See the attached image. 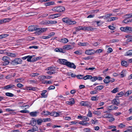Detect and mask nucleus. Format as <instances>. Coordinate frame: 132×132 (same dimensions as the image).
I'll return each instance as SVG.
<instances>
[{
  "label": "nucleus",
  "instance_id": "nucleus-1",
  "mask_svg": "<svg viewBox=\"0 0 132 132\" xmlns=\"http://www.w3.org/2000/svg\"><path fill=\"white\" fill-rule=\"evenodd\" d=\"M65 9L64 7L60 6L55 7L52 9V11L59 12H62L65 10Z\"/></svg>",
  "mask_w": 132,
  "mask_h": 132
},
{
  "label": "nucleus",
  "instance_id": "nucleus-2",
  "mask_svg": "<svg viewBox=\"0 0 132 132\" xmlns=\"http://www.w3.org/2000/svg\"><path fill=\"white\" fill-rule=\"evenodd\" d=\"M2 60L4 61L2 63V65H3L5 66L9 64L10 62V58L8 57L4 56L2 58Z\"/></svg>",
  "mask_w": 132,
  "mask_h": 132
},
{
  "label": "nucleus",
  "instance_id": "nucleus-3",
  "mask_svg": "<svg viewBox=\"0 0 132 132\" xmlns=\"http://www.w3.org/2000/svg\"><path fill=\"white\" fill-rule=\"evenodd\" d=\"M22 62V60L19 58H16L12 61V64L14 65H16L18 64H21Z\"/></svg>",
  "mask_w": 132,
  "mask_h": 132
},
{
  "label": "nucleus",
  "instance_id": "nucleus-4",
  "mask_svg": "<svg viewBox=\"0 0 132 132\" xmlns=\"http://www.w3.org/2000/svg\"><path fill=\"white\" fill-rule=\"evenodd\" d=\"M47 29L46 28H37V32L38 35H39L41 33L45 31Z\"/></svg>",
  "mask_w": 132,
  "mask_h": 132
},
{
  "label": "nucleus",
  "instance_id": "nucleus-5",
  "mask_svg": "<svg viewBox=\"0 0 132 132\" xmlns=\"http://www.w3.org/2000/svg\"><path fill=\"white\" fill-rule=\"evenodd\" d=\"M67 67L70 68H72L74 69H75L76 67L74 64L73 63H71L70 62H67L66 65Z\"/></svg>",
  "mask_w": 132,
  "mask_h": 132
},
{
  "label": "nucleus",
  "instance_id": "nucleus-6",
  "mask_svg": "<svg viewBox=\"0 0 132 132\" xmlns=\"http://www.w3.org/2000/svg\"><path fill=\"white\" fill-rule=\"evenodd\" d=\"M67 61L64 59H59L58 61V62L60 64L66 65Z\"/></svg>",
  "mask_w": 132,
  "mask_h": 132
},
{
  "label": "nucleus",
  "instance_id": "nucleus-7",
  "mask_svg": "<svg viewBox=\"0 0 132 132\" xmlns=\"http://www.w3.org/2000/svg\"><path fill=\"white\" fill-rule=\"evenodd\" d=\"M85 53L87 55H91L95 53V52L94 50L91 49L86 50L85 52Z\"/></svg>",
  "mask_w": 132,
  "mask_h": 132
},
{
  "label": "nucleus",
  "instance_id": "nucleus-8",
  "mask_svg": "<svg viewBox=\"0 0 132 132\" xmlns=\"http://www.w3.org/2000/svg\"><path fill=\"white\" fill-rule=\"evenodd\" d=\"M95 28H94L92 27L91 26L88 27H83V30L86 31H93L95 30Z\"/></svg>",
  "mask_w": 132,
  "mask_h": 132
},
{
  "label": "nucleus",
  "instance_id": "nucleus-9",
  "mask_svg": "<svg viewBox=\"0 0 132 132\" xmlns=\"http://www.w3.org/2000/svg\"><path fill=\"white\" fill-rule=\"evenodd\" d=\"M80 104L82 106L87 107L90 106V103L88 102L87 101H81L80 103Z\"/></svg>",
  "mask_w": 132,
  "mask_h": 132
},
{
  "label": "nucleus",
  "instance_id": "nucleus-10",
  "mask_svg": "<svg viewBox=\"0 0 132 132\" xmlns=\"http://www.w3.org/2000/svg\"><path fill=\"white\" fill-rule=\"evenodd\" d=\"M112 103L118 106L120 102L118 98L115 99L112 101Z\"/></svg>",
  "mask_w": 132,
  "mask_h": 132
},
{
  "label": "nucleus",
  "instance_id": "nucleus-11",
  "mask_svg": "<svg viewBox=\"0 0 132 132\" xmlns=\"http://www.w3.org/2000/svg\"><path fill=\"white\" fill-rule=\"evenodd\" d=\"M37 28L34 26H31L28 27V29L29 31H32L35 30L37 31Z\"/></svg>",
  "mask_w": 132,
  "mask_h": 132
},
{
  "label": "nucleus",
  "instance_id": "nucleus-12",
  "mask_svg": "<svg viewBox=\"0 0 132 132\" xmlns=\"http://www.w3.org/2000/svg\"><path fill=\"white\" fill-rule=\"evenodd\" d=\"M70 101H67L66 102V104L71 105H73L75 103V101L74 98H71L70 100Z\"/></svg>",
  "mask_w": 132,
  "mask_h": 132
},
{
  "label": "nucleus",
  "instance_id": "nucleus-13",
  "mask_svg": "<svg viewBox=\"0 0 132 132\" xmlns=\"http://www.w3.org/2000/svg\"><path fill=\"white\" fill-rule=\"evenodd\" d=\"M7 55L10 57H15L17 56V54L14 53L7 52Z\"/></svg>",
  "mask_w": 132,
  "mask_h": 132
},
{
  "label": "nucleus",
  "instance_id": "nucleus-14",
  "mask_svg": "<svg viewBox=\"0 0 132 132\" xmlns=\"http://www.w3.org/2000/svg\"><path fill=\"white\" fill-rule=\"evenodd\" d=\"M110 77L109 76H107L105 77L104 80V82L107 84L110 82Z\"/></svg>",
  "mask_w": 132,
  "mask_h": 132
},
{
  "label": "nucleus",
  "instance_id": "nucleus-15",
  "mask_svg": "<svg viewBox=\"0 0 132 132\" xmlns=\"http://www.w3.org/2000/svg\"><path fill=\"white\" fill-rule=\"evenodd\" d=\"M54 51L56 52H59L63 53L65 52V51L62 48H57L55 49Z\"/></svg>",
  "mask_w": 132,
  "mask_h": 132
},
{
  "label": "nucleus",
  "instance_id": "nucleus-16",
  "mask_svg": "<svg viewBox=\"0 0 132 132\" xmlns=\"http://www.w3.org/2000/svg\"><path fill=\"white\" fill-rule=\"evenodd\" d=\"M38 113V112H32L30 113V115L32 117H36Z\"/></svg>",
  "mask_w": 132,
  "mask_h": 132
},
{
  "label": "nucleus",
  "instance_id": "nucleus-17",
  "mask_svg": "<svg viewBox=\"0 0 132 132\" xmlns=\"http://www.w3.org/2000/svg\"><path fill=\"white\" fill-rule=\"evenodd\" d=\"M59 115V113L56 112H50V115L55 117H56Z\"/></svg>",
  "mask_w": 132,
  "mask_h": 132
},
{
  "label": "nucleus",
  "instance_id": "nucleus-18",
  "mask_svg": "<svg viewBox=\"0 0 132 132\" xmlns=\"http://www.w3.org/2000/svg\"><path fill=\"white\" fill-rule=\"evenodd\" d=\"M63 48L67 50L71 49L72 48L71 45H67L63 47Z\"/></svg>",
  "mask_w": 132,
  "mask_h": 132
},
{
  "label": "nucleus",
  "instance_id": "nucleus-19",
  "mask_svg": "<svg viewBox=\"0 0 132 132\" xmlns=\"http://www.w3.org/2000/svg\"><path fill=\"white\" fill-rule=\"evenodd\" d=\"M132 55V50L127 51L125 54V56H129Z\"/></svg>",
  "mask_w": 132,
  "mask_h": 132
},
{
  "label": "nucleus",
  "instance_id": "nucleus-20",
  "mask_svg": "<svg viewBox=\"0 0 132 132\" xmlns=\"http://www.w3.org/2000/svg\"><path fill=\"white\" fill-rule=\"evenodd\" d=\"M24 79L22 78L17 79L15 80V81L16 82H23L24 81Z\"/></svg>",
  "mask_w": 132,
  "mask_h": 132
},
{
  "label": "nucleus",
  "instance_id": "nucleus-21",
  "mask_svg": "<svg viewBox=\"0 0 132 132\" xmlns=\"http://www.w3.org/2000/svg\"><path fill=\"white\" fill-rule=\"evenodd\" d=\"M121 64L122 66H124L126 67H127L129 65L128 62L125 61H122L121 62Z\"/></svg>",
  "mask_w": 132,
  "mask_h": 132
},
{
  "label": "nucleus",
  "instance_id": "nucleus-22",
  "mask_svg": "<svg viewBox=\"0 0 132 132\" xmlns=\"http://www.w3.org/2000/svg\"><path fill=\"white\" fill-rule=\"evenodd\" d=\"M104 88V87L103 85H100L98 86L95 87L94 89L96 90H100Z\"/></svg>",
  "mask_w": 132,
  "mask_h": 132
},
{
  "label": "nucleus",
  "instance_id": "nucleus-23",
  "mask_svg": "<svg viewBox=\"0 0 132 132\" xmlns=\"http://www.w3.org/2000/svg\"><path fill=\"white\" fill-rule=\"evenodd\" d=\"M41 114L44 116L50 115V112L48 111H43L41 113Z\"/></svg>",
  "mask_w": 132,
  "mask_h": 132
},
{
  "label": "nucleus",
  "instance_id": "nucleus-24",
  "mask_svg": "<svg viewBox=\"0 0 132 132\" xmlns=\"http://www.w3.org/2000/svg\"><path fill=\"white\" fill-rule=\"evenodd\" d=\"M76 23V21H71L69 19L67 24L70 25H73L75 24Z\"/></svg>",
  "mask_w": 132,
  "mask_h": 132
},
{
  "label": "nucleus",
  "instance_id": "nucleus-25",
  "mask_svg": "<svg viewBox=\"0 0 132 132\" xmlns=\"http://www.w3.org/2000/svg\"><path fill=\"white\" fill-rule=\"evenodd\" d=\"M76 31H78L81 30H83V27L79 26L78 27H75Z\"/></svg>",
  "mask_w": 132,
  "mask_h": 132
},
{
  "label": "nucleus",
  "instance_id": "nucleus-26",
  "mask_svg": "<svg viewBox=\"0 0 132 132\" xmlns=\"http://www.w3.org/2000/svg\"><path fill=\"white\" fill-rule=\"evenodd\" d=\"M118 18L116 17H111L108 20V22L111 21H113L117 20Z\"/></svg>",
  "mask_w": 132,
  "mask_h": 132
},
{
  "label": "nucleus",
  "instance_id": "nucleus-27",
  "mask_svg": "<svg viewBox=\"0 0 132 132\" xmlns=\"http://www.w3.org/2000/svg\"><path fill=\"white\" fill-rule=\"evenodd\" d=\"M14 85L12 84H10L5 86L4 88L5 89H8L12 87H13Z\"/></svg>",
  "mask_w": 132,
  "mask_h": 132
},
{
  "label": "nucleus",
  "instance_id": "nucleus-28",
  "mask_svg": "<svg viewBox=\"0 0 132 132\" xmlns=\"http://www.w3.org/2000/svg\"><path fill=\"white\" fill-rule=\"evenodd\" d=\"M54 3L53 2H49L46 3L45 4V5L46 6H49L51 5H53L54 4Z\"/></svg>",
  "mask_w": 132,
  "mask_h": 132
},
{
  "label": "nucleus",
  "instance_id": "nucleus-29",
  "mask_svg": "<svg viewBox=\"0 0 132 132\" xmlns=\"http://www.w3.org/2000/svg\"><path fill=\"white\" fill-rule=\"evenodd\" d=\"M26 88L28 90H32L34 91L36 90V89L35 88L33 87H27Z\"/></svg>",
  "mask_w": 132,
  "mask_h": 132
},
{
  "label": "nucleus",
  "instance_id": "nucleus-30",
  "mask_svg": "<svg viewBox=\"0 0 132 132\" xmlns=\"http://www.w3.org/2000/svg\"><path fill=\"white\" fill-rule=\"evenodd\" d=\"M37 123L38 125H40L41 124L43 121V119H39L37 120Z\"/></svg>",
  "mask_w": 132,
  "mask_h": 132
},
{
  "label": "nucleus",
  "instance_id": "nucleus-31",
  "mask_svg": "<svg viewBox=\"0 0 132 132\" xmlns=\"http://www.w3.org/2000/svg\"><path fill=\"white\" fill-rule=\"evenodd\" d=\"M69 19L68 18L66 17L65 18H63L62 19V20L63 22L65 23H66L67 24L68 22Z\"/></svg>",
  "mask_w": 132,
  "mask_h": 132
},
{
  "label": "nucleus",
  "instance_id": "nucleus-32",
  "mask_svg": "<svg viewBox=\"0 0 132 132\" xmlns=\"http://www.w3.org/2000/svg\"><path fill=\"white\" fill-rule=\"evenodd\" d=\"M91 76L89 75H86L85 76L83 77V79L84 80H86L87 79H90V78H91Z\"/></svg>",
  "mask_w": 132,
  "mask_h": 132
},
{
  "label": "nucleus",
  "instance_id": "nucleus-33",
  "mask_svg": "<svg viewBox=\"0 0 132 132\" xmlns=\"http://www.w3.org/2000/svg\"><path fill=\"white\" fill-rule=\"evenodd\" d=\"M68 42V40L66 38L62 39L61 40V42L63 43H67Z\"/></svg>",
  "mask_w": 132,
  "mask_h": 132
},
{
  "label": "nucleus",
  "instance_id": "nucleus-34",
  "mask_svg": "<svg viewBox=\"0 0 132 132\" xmlns=\"http://www.w3.org/2000/svg\"><path fill=\"white\" fill-rule=\"evenodd\" d=\"M132 31L131 27L127 26L126 32H130Z\"/></svg>",
  "mask_w": 132,
  "mask_h": 132
},
{
  "label": "nucleus",
  "instance_id": "nucleus-35",
  "mask_svg": "<svg viewBox=\"0 0 132 132\" xmlns=\"http://www.w3.org/2000/svg\"><path fill=\"white\" fill-rule=\"evenodd\" d=\"M93 113L95 114L100 115L101 114V112L99 111H93Z\"/></svg>",
  "mask_w": 132,
  "mask_h": 132
},
{
  "label": "nucleus",
  "instance_id": "nucleus-36",
  "mask_svg": "<svg viewBox=\"0 0 132 132\" xmlns=\"http://www.w3.org/2000/svg\"><path fill=\"white\" fill-rule=\"evenodd\" d=\"M103 117L106 118H110L111 117V114H104Z\"/></svg>",
  "mask_w": 132,
  "mask_h": 132
},
{
  "label": "nucleus",
  "instance_id": "nucleus-37",
  "mask_svg": "<svg viewBox=\"0 0 132 132\" xmlns=\"http://www.w3.org/2000/svg\"><path fill=\"white\" fill-rule=\"evenodd\" d=\"M79 45H80L83 46H87L89 45L87 43H79Z\"/></svg>",
  "mask_w": 132,
  "mask_h": 132
},
{
  "label": "nucleus",
  "instance_id": "nucleus-38",
  "mask_svg": "<svg viewBox=\"0 0 132 132\" xmlns=\"http://www.w3.org/2000/svg\"><path fill=\"white\" fill-rule=\"evenodd\" d=\"M5 95L8 96L12 97L14 95L13 94L10 93H5Z\"/></svg>",
  "mask_w": 132,
  "mask_h": 132
},
{
  "label": "nucleus",
  "instance_id": "nucleus-39",
  "mask_svg": "<svg viewBox=\"0 0 132 132\" xmlns=\"http://www.w3.org/2000/svg\"><path fill=\"white\" fill-rule=\"evenodd\" d=\"M47 73L49 75H51L55 73V72L54 70H52L48 71L47 72Z\"/></svg>",
  "mask_w": 132,
  "mask_h": 132
},
{
  "label": "nucleus",
  "instance_id": "nucleus-40",
  "mask_svg": "<svg viewBox=\"0 0 132 132\" xmlns=\"http://www.w3.org/2000/svg\"><path fill=\"white\" fill-rule=\"evenodd\" d=\"M30 130H32V131H33L34 132L35 131H38V129L37 126H35L33 127L32 129H30Z\"/></svg>",
  "mask_w": 132,
  "mask_h": 132
},
{
  "label": "nucleus",
  "instance_id": "nucleus-41",
  "mask_svg": "<svg viewBox=\"0 0 132 132\" xmlns=\"http://www.w3.org/2000/svg\"><path fill=\"white\" fill-rule=\"evenodd\" d=\"M91 81H94L97 79V77H92L91 76V78H90Z\"/></svg>",
  "mask_w": 132,
  "mask_h": 132
},
{
  "label": "nucleus",
  "instance_id": "nucleus-42",
  "mask_svg": "<svg viewBox=\"0 0 132 132\" xmlns=\"http://www.w3.org/2000/svg\"><path fill=\"white\" fill-rule=\"evenodd\" d=\"M28 57L27 59V61L28 62H32L31 59L32 58L33 56H28Z\"/></svg>",
  "mask_w": 132,
  "mask_h": 132
},
{
  "label": "nucleus",
  "instance_id": "nucleus-43",
  "mask_svg": "<svg viewBox=\"0 0 132 132\" xmlns=\"http://www.w3.org/2000/svg\"><path fill=\"white\" fill-rule=\"evenodd\" d=\"M118 88H115L113 89V90H112L111 92L112 93H116L118 91Z\"/></svg>",
  "mask_w": 132,
  "mask_h": 132
},
{
  "label": "nucleus",
  "instance_id": "nucleus-44",
  "mask_svg": "<svg viewBox=\"0 0 132 132\" xmlns=\"http://www.w3.org/2000/svg\"><path fill=\"white\" fill-rule=\"evenodd\" d=\"M87 116L89 117H92V113L89 110L88 111V113L87 114Z\"/></svg>",
  "mask_w": 132,
  "mask_h": 132
},
{
  "label": "nucleus",
  "instance_id": "nucleus-45",
  "mask_svg": "<svg viewBox=\"0 0 132 132\" xmlns=\"http://www.w3.org/2000/svg\"><path fill=\"white\" fill-rule=\"evenodd\" d=\"M8 36V35L6 34H2L0 35V39L7 37Z\"/></svg>",
  "mask_w": 132,
  "mask_h": 132
},
{
  "label": "nucleus",
  "instance_id": "nucleus-46",
  "mask_svg": "<svg viewBox=\"0 0 132 132\" xmlns=\"http://www.w3.org/2000/svg\"><path fill=\"white\" fill-rule=\"evenodd\" d=\"M120 29L122 31L126 32L127 26L125 27H121Z\"/></svg>",
  "mask_w": 132,
  "mask_h": 132
},
{
  "label": "nucleus",
  "instance_id": "nucleus-47",
  "mask_svg": "<svg viewBox=\"0 0 132 132\" xmlns=\"http://www.w3.org/2000/svg\"><path fill=\"white\" fill-rule=\"evenodd\" d=\"M29 106L28 105H26L21 106V107L22 109H28V108H29Z\"/></svg>",
  "mask_w": 132,
  "mask_h": 132
},
{
  "label": "nucleus",
  "instance_id": "nucleus-48",
  "mask_svg": "<svg viewBox=\"0 0 132 132\" xmlns=\"http://www.w3.org/2000/svg\"><path fill=\"white\" fill-rule=\"evenodd\" d=\"M7 52H6L5 50H0V53L7 55Z\"/></svg>",
  "mask_w": 132,
  "mask_h": 132
},
{
  "label": "nucleus",
  "instance_id": "nucleus-49",
  "mask_svg": "<svg viewBox=\"0 0 132 132\" xmlns=\"http://www.w3.org/2000/svg\"><path fill=\"white\" fill-rule=\"evenodd\" d=\"M39 77L41 80H43L46 78V76H40Z\"/></svg>",
  "mask_w": 132,
  "mask_h": 132
},
{
  "label": "nucleus",
  "instance_id": "nucleus-50",
  "mask_svg": "<svg viewBox=\"0 0 132 132\" xmlns=\"http://www.w3.org/2000/svg\"><path fill=\"white\" fill-rule=\"evenodd\" d=\"M119 41L118 39H112L110 40V43H114L116 42H118Z\"/></svg>",
  "mask_w": 132,
  "mask_h": 132
},
{
  "label": "nucleus",
  "instance_id": "nucleus-51",
  "mask_svg": "<svg viewBox=\"0 0 132 132\" xmlns=\"http://www.w3.org/2000/svg\"><path fill=\"white\" fill-rule=\"evenodd\" d=\"M118 126L119 128H123L125 127V126L122 123H121L118 125Z\"/></svg>",
  "mask_w": 132,
  "mask_h": 132
},
{
  "label": "nucleus",
  "instance_id": "nucleus-52",
  "mask_svg": "<svg viewBox=\"0 0 132 132\" xmlns=\"http://www.w3.org/2000/svg\"><path fill=\"white\" fill-rule=\"evenodd\" d=\"M77 77L78 79H83V75H79L77 76Z\"/></svg>",
  "mask_w": 132,
  "mask_h": 132
},
{
  "label": "nucleus",
  "instance_id": "nucleus-53",
  "mask_svg": "<svg viewBox=\"0 0 132 132\" xmlns=\"http://www.w3.org/2000/svg\"><path fill=\"white\" fill-rule=\"evenodd\" d=\"M20 112L22 113H29V111L26 110H21Z\"/></svg>",
  "mask_w": 132,
  "mask_h": 132
},
{
  "label": "nucleus",
  "instance_id": "nucleus-54",
  "mask_svg": "<svg viewBox=\"0 0 132 132\" xmlns=\"http://www.w3.org/2000/svg\"><path fill=\"white\" fill-rule=\"evenodd\" d=\"M125 17L126 18H129L132 17V14H128L125 15Z\"/></svg>",
  "mask_w": 132,
  "mask_h": 132
},
{
  "label": "nucleus",
  "instance_id": "nucleus-55",
  "mask_svg": "<svg viewBox=\"0 0 132 132\" xmlns=\"http://www.w3.org/2000/svg\"><path fill=\"white\" fill-rule=\"evenodd\" d=\"M42 38L44 39H47L51 38V36L50 35H48L47 36H43L42 37Z\"/></svg>",
  "mask_w": 132,
  "mask_h": 132
},
{
  "label": "nucleus",
  "instance_id": "nucleus-56",
  "mask_svg": "<svg viewBox=\"0 0 132 132\" xmlns=\"http://www.w3.org/2000/svg\"><path fill=\"white\" fill-rule=\"evenodd\" d=\"M3 22V23H5L7 22H9V19L8 18H5L3 19H2Z\"/></svg>",
  "mask_w": 132,
  "mask_h": 132
},
{
  "label": "nucleus",
  "instance_id": "nucleus-57",
  "mask_svg": "<svg viewBox=\"0 0 132 132\" xmlns=\"http://www.w3.org/2000/svg\"><path fill=\"white\" fill-rule=\"evenodd\" d=\"M43 83L44 84H52V82L51 81H45L43 82Z\"/></svg>",
  "mask_w": 132,
  "mask_h": 132
},
{
  "label": "nucleus",
  "instance_id": "nucleus-58",
  "mask_svg": "<svg viewBox=\"0 0 132 132\" xmlns=\"http://www.w3.org/2000/svg\"><path fill=\"white\" fill-rule=\"evenodd\" d=\"M39 74L37 73H32L31 74V76L32 77H35V76L39 75Z\"/></svg>",
  "mask_w": 132,
  "mask_h": 132
},
{
  "label": "nucleus",
  "instance_id": "nucleus-59",
  "mask_svg": "<svg viewBox=\"0 0 132 132\" xmlns=\"http://www.w3.org/2000/svg\"><path fill=\"white\" fill-rule=\"evenodd\" d=\"M43 122H46L47 121H49L50 120V118H47L45 119H43Z\"/></svg>",
  "mask_w": 132,
  "mask_h": 132
},
{
  "label": "nucleus",
  "instance_id": "nucleus-60",
  "mask_svg": "<svg viewBox=\"0 0 132 132\" xmlns=\"http://www.w3.org/2000/svg\"><path fill=\"white\" fill-rule=\"evenodd\" d=\"M82 119L83 120H85V121H89V118L86 116H84L82 117Z\"/></svg>",
  "mask_w": 132,
  "mask_h": 132
},
{
  "label": "nucleus",
  "instance_id": "nucleus-61",
  "mask_svg": "<svg viewBox=\"0 0 132 132\" xmlns=\"http://www.w3.org/2000/svg\"><path fill=\"white\" fill-rule=\"evenodd\" d=\"M113 106L111 105L107 107V109L109 110H113V109H112Z\"/></svg>",
  "mask_w": 132,
  "mask_h": 132
},
{
  "label": "nucleus",
  "instance_id": "nucleus-62",
  "mask_svg": "<svg viewBox=\"0 0 132 132\" xmlns=\"http://www.w3.org/2000/svg\"><path fill=\"white\" fill-rule=\"evenodd\" d=\"M103 51V50L101 49L97 50L95 51V53H99L102 52Z\"/></svg>",
  "mask_w": 132,
  "mask_h": 132
},
{
  "label": "nucleus",
  "instance_id": "nucleus-63",
  "mask_svg": "<svg viewBox=\"0 0 132 132\" xmlns=\"http://www.w3.org/2000/svg\"><path fill=\"white\" fill-rule=\"evenodd\" d=\"M31 123L32 125H35L36 123V121L35 120H33L31 122Z\"/></svg>",
  "mask_w": 132,
  "mask_h": 132
},
{
  "label": "nucleus",
  "instance_id": "nucleus-64",
  "mask_svg": "<svg viewBox=\"0 0 132 132\" xmlns=\"http://www.w3.org/2000/svg\"><path fill=\"white\" fill-rule=\"evenodd\" d=\"M120 75H121V77L122 78L124 77L125 76V74L124 73V72L123 71L120 73Z\"/></svg>",
  "mask_w": 132,
  "mask_h": 132
}]
</instances>
